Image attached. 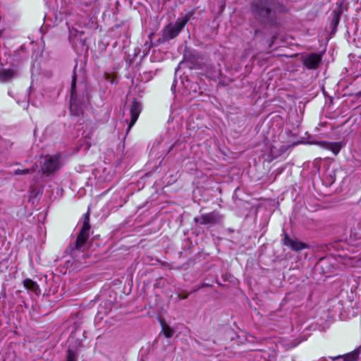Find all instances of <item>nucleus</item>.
I'll list each match as a JSON object with an SVG mask.
<instances>
[{
  "instance_id": "obj_17",
  "label": "nucleus",
  "mask_w": 361,
  "mask_h": 361,
  "mask_svg": "<svg viewBox=\"0 0 361 361\" xmlns=\"http://www.w3.org/2000/svg\"><path fill=\"white\" fill-rule=\"evenodd\" d=\"M84 34L83 31H78L75 30L74 28L70 29V37H77L78 36L80 37L82 35ZM80 40L82 42V39L80 37Z\"/></svg>"
},
{
  "instance_id": "obj_13",
  "label": "nucleus",
  "mask_w": 361,
  "mask_h": 361,
  "mask_svg": "<svg viewBox=\"0 0 361 361\" xmlns=\"http://www.w3.org/2000/svg\"><path fill=\"white\" fill-rule=\"evenodd\" d=\"M185 87L188 90V94H191L192 92H197L199 89L198 85L196 82H192L189 80H187L185 82L183 83Z\"/></svg>"
},
{
  "instance_id": "obj_11",
  "label": "nucleus",
  "mask_w": 361,
  "mask_h": 361,
  "mask_svg": "<svg viewBox=\"0 0 361 361\" xmlns=\"http://www.w3.org/2000/svg\"><path fill=\"white\" fill-rule=\"evenodd\" d=\"M16 75V73L11 69L0 70V82H6L11 80Z\"/></svg>"
},
{
  "instance_id": "obj_21",
  "label": "nucleus",
  "mask_w": 361,
  "mask_h": 361,
  "mask_svg": "<svg viewBox=\"0 0 361 361\" xmlns=\"http://www.w3.org/2000/svg\"><path fill=\"white\" fill-rule=\"evenodd\" d=\"M188 295H183L182 298L183 299H186L188 298Z\"/></svg>"
},
{
  "instance_id": "obj_23",
  "label": "nucleus",
  "mask_w": 361,
  "mask_h": 361,
  "mask_svg": "<svg viewBox=\"0 0 361 361\" xmlns=\"http://www.w3.org/2000/svg\"><path fill=\"white\" fill-rule=\"evenodd\" d=\"M204 286H205V285H204V284H203V285H202L199 288H202V287H204Z\"/></svg>"
},
{
  "instance_id": "obj_4",
  "label": "nucleus",
  "mask_w": 361,
  "mask_h": 361,
  "mask_svg": "<svg viewBox=\"0 0 361 361\" xmlns=\"http://www.w3.org/2000/svg\"><path fill=\"white\" fill-rule=\"evenodd\" d=\"M222 216L217 212L201 214L195 218V221L201 225H215L222 221Z\"/></svg>"
},
{
  "instance_id": "obj_7",
  "label": "nucleus",
  "mask_w": 361,
  "mask_h": 361,
  "mask_svg": "<svg viewBox=\"0 0 361 361\" xmlns=\"http://www.w3.org/2000/svg\"><path fill=\"white\" fill-rule=\"evenodd\" d=\"M322 61L321 55L311 53L302 57V63L308 69H314Z\"/></svg>"
},
{
  "instance_id": "obj_19",
  "label": "nucleus",
  "mask_w": 361,
  "mask_h": 361,
  "mask_svg": "<svg viewBox=\"0 0 361 361\" xmlns=\"http://www.w3.org/2000/svg\"><path fill=\"white\" fill-rule=\"evenodd\" d=\"M162 331L164 332L165 336L169 338H171L174 333L173 330H172L169 326L163 327Z\"/></svg>"
},
{
  "instance_id": "obj_5",
  "label": "nucleus",
  "mask_w": 361,
  "mask_h": 361,
  "mask_svg": "<svg viewBox=\"0 0 361 361\" xmlns=\"http://www.w3.org/2000/svg\"><path fill=\"white\" fill-rule=\"evenodd\" d=\"M43 165L42 171L44 173H53L59 168V161L57 157L47 155L42 157Z\"/></svg>"
},
{
  "instance_id": "obj_2",
  "label": "nucleus",
  "mask_w": 361,
  "mask_h": 361,
  "mask_svg": "<svg viewBox=\"0 0 361 361\" xmlns=\"http://www.w3.org/2000/svg\"><path fill=\"white\" fill-rule=\"evenodd\" d=\"M90 214L87 212L84 216L82 227L77 237L74 245L70 247V254L73 257H76L77 251H84L85 249V244L90 235Z\"/></svg>"
},
{
  "instance_id": "obj_14",
  "label": "nucleus",
  "mask_w": 361,
  "mask_h": 361,
  "mask_svg": "<svg viewBox=\"0 0 361 361\" xmlns=\"http://www.w3.org/2000/svg\"><path fill=\"white\" fill-rule=\"evenodd\" d=\"M359 351L355 350L344 356V361H355L358 359Z\"/></svg>"
},
{
  "instance_id": "obj_16",
  "label": "nucleus",
  "mask_w": 361,
  "mask_h": 361,
  "mask_svg": "<svg viewBox=\"0 0 361 361\" xmlns=\"http://www.w3.org/2000/svg\"><path fill=\"white\" fill-rule=\"evenodd\" d=\"M333 13L334 16L332 18L331 25L332 27H336L338 25L340 20V14L336 11H334Z\"/></svg>"
},
{
  "instance_id": "obj_1",
  "label": "nucleus",
  "mask_w": 361,
  "mask_h": 361,
  "mask_svg": "<svg viewBox=\"0 0 361 361\" xmlns=\"http://www.w3.org/2000/svg\"><path fill=\"white\" fill-rule=\"evenodd\" d=\"M251 11L253 16L262 22L272 21L278 14L287 11L282 4L273 0H252Z\"/></svg>"
},
{
  "instance_id": "obj_3",
  "label": "nucleus",
  "mask_w": 361,
  "mask_h": 361,
  "mask_svg": "<svg viewBox=\"0 0 361 361\" xmlns=\"http://www.w3.org/2000/svg\"><path fill=\"white\" fill-rule=\"evenodd\" d=\"M186 17L178 18L174 24H170L164 30V36L167 39L176 37L188 22Z\"/></svg>"
},
{
  "instance_id": "obj_18",
  "label": "nucleus",
  "mask_w": 361,
  "mask_h": 361,
  "mask_svg": "<svg viewBox=\"0 0 361 361\" xmlns=\"http://www.w3.org/2000/svg\"><path fill=\"white\" fill-rule=\"evenodd\" d=\"M35 171V169L32 168L31 169H16L13 172V174L14 175H25V174H27L29 173H30L31 171Z\"/></svg>"
},
{
  "instance_id": "obj_9",
  "label": "nucleus",
  "mask_w": 361,
  "mask_h": 361,
  "mask_svg": "<svg viewBox=\"0 0 361 361\" xmlns=\"http://www.w3.org/2000/svg\"><path fill=\"white\" fill-rule=\"evenodd\" d=\"M283 244L294 251H300L308 247L306 244L298 240L290 238L288 234H285L284 235Z\"/></svg>"
},
{
  "instance_id": "obj_8",
  "label": "nucleus",
  "mask_w": 361,
  "mask_h": 361,
  "mask_svg": "<svg viewBox=\"0 0 361 361\" xmlns=\"http://www.w3.org/2000/svg\"><path fill=\"white\" fill-rule=\"evenodd\" d=\"M76 76L74 75L72 79L71 83V100H70V110L71 112L77 111L78 108V102L79 99L78 97V94L76 92Z\"/></svg>"
},
{
  "instance_id": "obj_10",
  "label": "nucleus",
  "mask_w": 361,
  "mask_h": 361,
  "mask_svg": "<svg viewBox=\"0 0 361 361\" xmlns=\"http://www.w3.org/2000/svg\"><path fill=\"white\" fill-rule=\"evenodd\" d=\"M23 286L29 293H32L37 296L41 294V290L38 284L30 279H26L23 281Z\"/></svg>"
},
{
  "instance_id": "obj_12",
  "label": "nucleus",
  "mask_w": 361,
  "mask_h": 361,
  "mask_svg": "<svg viewBox=\"0 0 361 361\" xmlns=\"http://www.w3.org/2000/svg\"><path fill=\"white\" fill-rule=\"evenodd\" d=\"M343 147V142H331L326 145V149L331 150L334 155H337Z\"/></svg>"
},
{
  "instance_id": "obj_15",
  "label": "nucleus",
  "mask_w": 361,
  "mask_h": 361,
  "mask_svg": "<svg viewBox=\"0 0 361 361\" xmlns=\"http://www.w3.org/2000/svg\"><path fill=\"white\" fill-rule=\"evenodd\" d=\"M288 149L287 147L284 146V145H281L279 148V149L278 150L276 149V147L273 145L270 148V150H271V153L273 154V155H275L276 156L278 154H281L284 152L286 151V149Z\"/></svg>"
},
{
  "instance_id": "obj_20",
  "label": "nucleus",
  "mask_w": 361,
  "mask_h": 361,
  "mask_svg": "<svg viewBox=\"0 0 361 361\" xmlns=\"http://www.w3.org/2000/svg\"><path fill=\"white\" fill-rule=\"evenodd\" d=\"M67 361H75L74 357H73V355L71 353V352H70V351H69V353H68V356Z\"/></svg>"
},
{
  "instance_id": "obj_22",
  "label": "nucleus",
  "mask_w": 361,
  "mask_h": 361,
  "mask_svg": "<svg viewBox=\"0 0 361 361\" xmlns=\"http://www.w3.org/2000/svg\"><path fill=\"white\" fill-rule=\"evenodd\" d=\"M184 63H185L184 62H181V63H179V66H182V65H183Z\"/></svg>"
},
{
  "instance_id": "obj_24",
  "label": "nucleus",
  "mask_w": 361,
  "mask_h": 361,
  "mask_svg": "<svg viewBox=\"0 0 361 361\" xmlns=\"http://www.w3.org/2000/svg\"><path fill=\"white\" fill-rule=\"evenodd\" d=\"M360 94L361 95V90H360Z\"/></svg>"
},
{
  "instance_id": "obj_6",
  "label": "nucleus",
  "mask_w": 361,
  "mask_h": 361,
  "mask_svg": "<svg viewBox=\"0 0 361 361\" xmlns=\"http://www.w3.org/2000/svg\"><path fill=\"white\" fill-rule=\"evenodd\" d=\"M141 111V104L139 102L134 100L130 107V122L127 129V133L130 131V128L136 123Z\"/></svg>"
}]
</instances>
